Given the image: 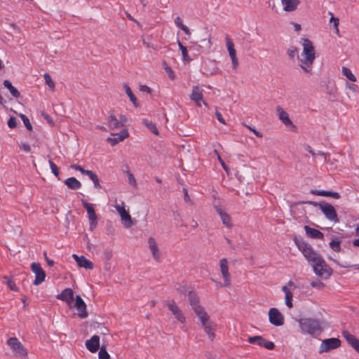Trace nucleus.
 I'll list each match as a JSON object with an SVG mask.
<instances>
[{
	"mask_svg": "<svg viewBox=\"0 0 359 359\" xmlns=\"http://www.w3.org/2000/svg\"><path fill=\"white\" fill-rule=\"evenodd\" d=\"M189 302L201 326L208 335L210 341H213L215 337V330L217 325L211 319L210 316L205 311L203 306L200 303V299L195 292H189L188 295Z\"/></svg>",
	"mask_w": 359,
	"mask_h": 359,
	"instance_id": "obj_1",
	"label": "nucleus"
},
{
	"mask_svg": "<svg viewBox=\"0 0 359 359\" xmlns=\"http://www.w3.org/2000/svg\"><path fill=\"white\" fill-rule=\"evenodd\" d=\"M303 52L299 59V67L306 74H311L312 65L316 58V52L313 43L308 39H304Z\"/></svg>",
	"mask_w": 359,
	"mask_h": 359,
	"instance_id": "obj_2",
	"label": "nucleus"
},
{
	"mask_svg": "<svg viewBox=\"0 0 359 359\" xmlns=\"http://www.w3.org/2000/svg\"><path fill=\"white\" fill-rule=\"evenodd\" d=\"M301 332L304 334L315 336L323 331L322 322L316 318H304L297 320Z\"/></svg>",
	"mask_w": 359,
	"mask_h": 359,
	"instance_id": "obj_3",
	"label": "nucleus"
},
{
	"mask_svg": "<svg viewBox=\"0 0 359 359\" xmlns=\"http://www.w3.org/2000/svg\"><path fill=\"white\" fill-rule=\"evenodd\" d=\"M294 241L299 251L302 252L306 259L311 265L321 257L303 239L294 238Z\"/></svg>",
	"mask_w": 359,
	"mask_h": 359,
	"instance_id": "obj_4",
	"label": "nucleus"
},
{
	"mask_svg": "<svg viewBox=\"0 0 359 359\" xmlns=\"http://www.w3.org/2000/svg\"><path fill=\"white\" fill-rule=\"evenodd\" d=\"M294 241L299 251L302 252L306 259L311 265L321 257L303 239L294 238Z\"/></svg>",
	"mask_w": 359,
	"mask_h": 359,
	"instance_id": "obj_5",
	"label": "nucleus"
},
{
	"mask_svg": "<svg viewBox=\"0 0 359 359\" xmlns=\"http://www.w3.org/2000/svg\"><path fill=\"white\" fill-rule=\"evenodd\" d=\"M311 266L313 267L314 273L323 279H327L332 275V269L326 264L322 257L313 263Z\"/></svg>",
	"mask_w": 359,
	"mask_h": 359,
	"instance_id": "obj_6",
	"label": "nucleus"
},
{
	"mask_svg": "<svg viewBox=\"0 0 359 359\" xmlns=\"http://www.w3.org/2000/svg\"><path fill=\"white\" fill-rule=\"evenodd\" d=\"M219 266L223 283H220L221 287H229L231 284V276L229 273V262L226 258H222L219 260Z\"/></svg>",
	"mask_w": 359,
	"mask_h": 359,
	"instance_id": "obj_7",
	"label": "nucleus"
},
{
	"mask_svg": "<svg viewBox=\"0 0 359 359\" xmlns=\"http://www.w3.org/2000/svg\"><path fill=\"white\" fill-rule=\"evenodd\" d=\"M341 346V341L338 338H329L322 341L319 346V353H323L331 350L338 348Z\"/></svg>",
	"mask_w": 359,
	"mask_h": 359,
	"instance_id": "obj_8",
	"label": "nucleus"
},
{
	"mask_svg": "<svg viewBox=\"0 0 359 359\" xmlns=\"http://www.w3.org/2000/svg\"><path fill=\"white\" fill-rule=\"evenodd\" d=\"M165 305L180 323H184L186 322L184 314L174 300L166 301Z\"/></svg>",
	"mask_w": 359,
	"mask_h": 359,
	"instance_id": "obj_9",
	"label": "nucleus"
},
{
	"mask_svg": "<svg viewBox=\"0 0 359 359\" xmlns=\"http://www.w3.org/2000/svg\"><path fill=\"white\" fill-rule=\"evenodd\" d=\"M7 344L13 351L20 356L25 357L27 355V350L16 337L9 338L7 341Z\"/></svg>",
	"mask_w": 359,
	"mask_h": 359,
	"instance_id": "obj_10",
	"label": "nucleus"
},
{
	"mask_svg": "<svg viewBox=\"0 0 359 359\" xmlns=\"http://www.w3.org/2000/svg\"><path fill=\"white\" fill-rule=\"evenodd\" d=\"M147 243L153 259L156 262H161L162 259V254L156 240L153 237H149L148 238Z\"/></svg>",
	"mask_w": 359,
	"mask_h": 359,
	"instance_id": "obj_11",
	"label": "nucleus"
},
{
	"mask_svg": "<svg viewBox=\"0 0 359 359\" xmlns=\"http://www.w3.org/2000/svg\"><path fill=\"white\" fill-rule=\"evenodd\" d=\"M296 288V285L294 282L290 280L287 283V285L282 287V291L285 293V305L291 309L293 306L292 304V298L293 294L291 291V289L294 290Z\"/></svg>",
	"mask_w": 359,
	"mask_h": 359,
	"instance_id": "obj_12",
	"label": "nucleus"
},
{
	"mask_svg": "<svg viewBox=\"0 0 359 359\" xmlns=\"http://www.w3.org/2000/svg\"><path fill=\"white\" fill-rule=\"evenodd\" d=\"M269 320L270 323L275 326H281L284 324V316L276 308L269 309Z\"/></svg>",
	"mask_w": 359,
	"mask_h": 359,
	"instance_id": "obj_13",
	"label": "nucleus"
},
{
	"mask_svg": "<svg viewBox=\"0 0 359 359\" xmlns=\"http://www.w3.org/2000/svg\"><path fill=\"white\" fill-rule=\"evenodd\" d=\"M31 269L32 272L35 274V279L33 283L34 285H40L42 282L44 281L46 278V273L44 270L41 268L40 264L35 262L32 264Z\"/></svg>",
	"mask_w": 359,
	"mask_h": 359,
	"instance_id": "obj_14",
	"label": "nucleus"
},
{
	"mask_svg": "<svg viewBox=\"0 0 359 359\" xmlns=\"http://www.w3.org/2000/svg\"><path fill=\"white\" fill-rule=\"evenodd\" d=\"M320 210L329 220L334 223L339 222L336 210L332 205L327 203L320 205Z\"/></svg>",
	"mask_w": 359,
	"mask_h": 359,
	"instance_id": "obj_15",
	"label": "nucleus"
},
{
	"mask_svg": "<svg viewBox=\"0 0 359 359\" xmlns=\"http://www.w3.org/2000/svg\"><path fill=\"white\" fill-rule=\"evenodd\" d=\"M248 341L250 344H257L259 346H263L268 350H273L275 347L274 343L270 341H267L262 336H253L250 337L248 339Z\"/></svg>",
	"mask_w": 359,
	"mask_h": 359,
	"instance_id": "obj_16",
	"label": "nucleus"
},
{
	"mask_svg": "<svg viewBox=\"0 0 359 359\" xmlns=\"http://www.w3.org/2000/svg\"><path fill=\"white\" fill-rule=\"evenodd\" d=\"M225 39L226 48L232 61V67L234 69H236L238 67V60L236 57V50L234 48V43L228 35L226 36Z\"/></svg>",
	"mask_w": 359,
	"mask_h": 359,
	"instance_id": "obj_17",
	"label": "nucleus"
},
{
	"mask_svg": "<svg viewBox=\"0 0 359 359\" xmlns=\"http://www.w3.org/2000/svg\"><path fill=\"white\" fill-rule=\"evenodd\" d=\"M57 299L65 302L72 308L73 307L74 292L71 288H66L57 295Z\"/></svg>",
	"mask_w": 359,
	"mask_h": 359,
	"instance_id": "obj_18",
	"label": "nucleus"
},
{
	"mask_svg": "<svg viewBox=\"0 0 359 359\" xmlns=\"http://www.w3.org/2000/svg\"><path fill=\"white\" fill-rule=\"evenodd\" d=\"M114 207L116 210L119 214L122 221L125 222L126 223H128V224H131V217L128 212V210H126L125 208L124 202L121 201V204H116Z\"/></svg>",
	"mask_w": 359,
	"mask_h": 359,
	"instance_id": "obj_19",
	"label": "nucleus"
},
{
	"mask_svg": "<svg viewBox=\"0 0 359 359\" xmlns=\"http://www.w3.org/2000/svg\"><path fill=\"white\" fill-rule=\"evenodd\" d=\"M73 306H74L79 312V316L81 318H85L88 316V313L86 311V305L81 296H76V302L74 304Z\"/></svg>",
	"mask_w": 359,
	"mask_h": 359,
	"instance_id": "obj_20",
	"label": "nucleus"
},
{
	"mask_svg": "<svg viewBox=\"0 0 359 359\" xmlns=\"http://www.w3.org/2000/svg\"><path fill=\"white\" fill-rule=\"evenodd\" d=\"M342 336L346 340L348 344L359 353V339L347 330L342 331Z\"/></svg>",
	"mask_w": 359,
	"mask_h": 359,
	"instance_id": "obj_21",
	"label": "nucleus"
},
{
	"mask_svg": "<svg viewBox=\"0 0 359 359\" xmlns=\"http://www.w3.org/2000/svg\"><path fill=\"white\" fill-rule=\"evenodd\" d=\"M72 257L79 267H82L86 269H93L94 267L93 263L83 256H78L77 255L74 254L72 255Z\"/></svg>",
	"mask_w": 359,
	"mask_h": 359,
	"instance_id": "obj_22",
	"label": "nucleus"
},
{
	"mask_svg": "<svg viewBox=\"0 0 359 359\" xmlns=\"http://www.w3.org/2000/svg\"><path fill=\"white\" fill-rule=\"evenodd\" d=\"M82 205L87 211L90 224H95L97 221V215L95 214L93 205L84 200L82 201Z\"/></svg>",
	"mask_w": 359,
	"mask_h": 359,
	"instance_id": "obj_23",
	"label": "nucleus"
},
{
	"mask_svg": "<svg viewBox=\"0 0 359 359\" xmlns=\"http://www.w3.org/2000/svg\"><path fill=\"white\" fill-rule=\"evenodd\" d=\"M86 346L91 353H95L100 347V337L93 335L90 339L86 340Z\"/></svg>",
	"mask_w": 359,
	"mask_h": 359,
	"instance_id": "obj_24",
	"label": "nucleus"
},
{
	"mask_svg": "<svg viewBox=\"0 0 359 359\" xmlns=\"http://www.w3.org/2000/svg\"><path fill=\"white\" fill-rule=\"evenodd\" d=\"M283 6V11L293 12L296 11L300 4V0H280Z\"/></svg>",
	"mask_w": 359,
	"mask_h": 359,
	"instance_id": "obj_25",
	"label": "nucleus"
},
{
	"mask_svg": "<svg viewBox=\"0 0 359 359\" xmlns=\"http://www.w3.org/2000/svg\"><path fill=\"white\" fill-rule=\"evenodd\" d=\"M107 124L111 129H118L121 127V122L116 117L113 111L110 112L107 119Z\"/></svg>",
	"mask_w": 359,
	"mask_h": 359,
	"instance_id": "obj_26",
	"label": "nucleus"
},
{
	"mask_svg": "<svg viewBox=\"0 0 359 359\" xmlns=\"http://www.w3.org/2000/svg\"><path fill=\"white\" fill-rule=\"evenodd\" d=\"M276 110L279 119L281 120L285 126H288L292 125V122L290 119L288 114L282 107H278Z\"/></svg>",
	"mask_w": 359,
	"mask_h": 359,
	"instance_id": "obj_27",
	"label": "nucleus"
},
{
	"mask_svg": "<svg viewBox=\"0 0 359 359\" xmlns=\"http://www.w3.org/2000/svg\"><path fill=\"white\" fill-rule=\"evenodd\" d=\"M306 235L313 239H323V234L319 230L304 226Z\"/></svg>",
	"mask_w": 359,
	"mask_h": 359,
	"instance_id": "obj_28",
	"label": "nucleus"
},
{
	"mask_svg": "<svg viewBox=\"0 0 359 359\" xmlns=\"http://www.w3.org/2000/svg\"><path fill=\"white\" fill-rule=\"evenodd\" d=\"M203 90L200 88L198 86H193L190 99L193 101L203 100Z\"/></svg>",
	"mask_w": 359,
	"mask_h": 359,
	"instance_id": "obj_29",
	"label": "nucleus"
},
{
	"mask_svg": "<svg viewBox=\"0 0 359 359\" xmlns=\"http://www.w3.org/2000/svg\"><path fill=\"white\" fill-rule=\"evenodd\" d=\"M65 184L71 189H79L81 187V183L74 177L66 179Z\"/></svg>",
	"mask_w": 359,
	"mask_h": 359,
	"instance_id": "obj_30",
	"label": "nucleus"
},
{
	"mask_svg": "<svg viewBox=\"0 0 359 359\" xmlns=\"http://www.w3.org/2000/svg\"><path fill=\"white\" fill-rule=\"evenodd\" d=\"M311 193L315 195H317V196H331L336 199H338L340 197V195L339 193L333 192V191L313 190L311 191Z\"/></svg>",
	"mask_w": 359,
	"mask_h": 359,
	"instance_id": "obj_31",
	"label": "nucleus"
},
{
	"mask_svg": "<svg viewBox=\"0 0 359 359\" xmlns=\"http://www.w3.org/2000/svg\"><path fill=\"white\" fill-rule=\"evenodd\" d=\"M123 88L125 89L126 93L127 94V95L130 98V100L133 102L134 106L135 107H139V104L137 102V100L136 97L135 96V95L133 93V92H132L130 86H128V84L124 83L123 84Z\"/></svg>",
	"mask_w": 359,
	"mask_h": 359,
	"instance_id": "obj_32",
	"label": "nucleus"
},
{
	"mask_svg": "<svg viewBox=\"0 0 359 359\" xmlns=\"http://www.w3.org/2000/svg\"><path fill=\"white\" fill-rule=\"evenodd\" d=\"M4 86L10 91L12 96L18 98L20 95V92L13 86L12 83L8 80L4 81Z\"/></svg>",
	"mask_w": 359,
	"mask_h": 359,
	"instance_id": "obj_33",
	"label": "nucleus"
},
{
	"mask_svg": "<svg viewBox=\"0 0 359 359\" xmlns=\"http://www.w3.org/2000/svg\"><path fill=\"white\" fill-rule=\"evenodd\" d=\"M142 123L154 134L158 135V130L155 123L147 119H144Z\"/></svg>",
	"mask_w": 359,
	"mask_h": 359,
	"instance_id": "obj_34",
	"label": "nucleus"
},
{
	"mask_svg": "<svg viewBox=\"0 0 359 359\" xmlns=\"http://www.w3.org/2000/svg\"><path fill=\"white\" fill-rule=\"evenodd\" d=\"M175 23L179 28L183 30L187 35L189 36L191 34L189 29L182 23V20L180 17L177 16L175 19Z\"/></svg>",
	"mask_w": 359,
	"mask_h": 359,
	"instance_id": "obj_35",
	"label": "nucleus"
},
{
	"mask_svg": "<svg viewBox=\"0 0 359 359\" xmlns=\"http://www.w3.org/2000/svg\"><path fill=\"white\" fill-rule=\"evenodd\" d=\"M178 46H179L180 50L182 51L183 60L188 61V62L191 61V58L188 55L187 47L183 46L180 41H178Z\"/></svg>",
	"mask_w": 359,
	"mask_h": 359,
	"instance_id": "obj_36",
	"label": "nucleus"
},
{
	"mask_svg": "<svg viewBox=\"0 0 359 359\" xmlns=\"http://www.w3.org/2000/svg\"><path fill=\"white\" fill-rule=\"evenodd\" d=\"M341 72H342V74L350 81H356V78L355 76L353 74V73L351 72V69L347 68V67H342V69H341Z\"/></svg>",
	"mask_w": 359,
	"mask_h": 359,
	"instance_id": "obj_37",
	"label": "nucleus"
},
{
	"mask_svg": "<svg viewBox=\"0 0 359 359\" xmlns=\"http://www.w3.org/2000/svg\"><path fill=\"white\" fill-rule=\"evenodd\" d=\"M328 15H330L331 16L330 19V22H331V23L332 22L333 23V26L335 28L336 33L339 34V27H339V18L334 17L333 13L331 11L328 12Z\"/></svg>",
	"mask_w": 359,
	"mask_h": 359,
	"instance_id": "obj_38",
	"label": "nucleus"
},
{
	"mask_svg": "<svg viewBox=\"0 0 359 359\" xmlns=\"http://www.w3.org/2000/svg\"><path fill=\"white\" fill-rule=\"evenodd\" d=\"M43 78L46 83L48 86L49 88L52 90H55V83L51 79L50 75L48 73H45L43 74Z\"/></svg>",
	"mask_w": 359,
	"mask_h": 359,
	"instance_id": "obj_39",
	"label": "nucleus"
},
{
	"mask_svg": "<svg viewBox=\"0 0 359 359\" xmlns=\"http://www.w3.org/2000/svg\"><path fill=\"white\" fill-rule=\"evenodd\" d=\"M217 211L221 217L223 224H229L230 222L229 216L226 212H223L221 208H217Z\"/></svg>",
	"mask_w": 359,
	"mask_h": 359,
	"instance_id": "obj_40",
	"label": "nucleus"
},
{
	"mask_svg": "<svg viewBox=\"0 0 359 359\" xmlns=\"http://www.w3.org/2000/svg\"><path fill=\"white\" fill-rule=\"evenodd\" d=\"M330 247L334 252H339L341 250V241H332L330 243Z\"/></svg>",
	"mask_w": 359,
	"mask_h": 359,
	"instance_id": "obj_41",
	"label": "nucleus"
},
{
	"mask_svg": "<svg viewBox=\"0 0 359 359\" xmlns=\"http://www.w3.org/2000/svg\"><path fill=\"white\" fill-rule=\"evenodd\" d=\"M99 359H109L110 355L107 351L105 346H101L98 353Z\"/></svg>",
	"mask_w": 359,
	"mask_h": 359,
	"instance_id": "obj_42",
	"label": "nucleus"
},
{
	"mask_svg": "<svg viewBox=\"0 0 359 359\" xmlns=\"http://www.w3.org/2000/svg\"><path fill=\"white\" fill-rule=\"evenodd\" d=\"M353 234L355 237H356V238L353 240L352 244L354 247L359 248V226H357Z\"/></svg>",
	"mask_w": 359,
	"mask_h": 359,
	"instance_id": "obj_43",
	"label": "nucleus"
},
{
	"mask_svg": "<svg viewBox=\"0 0 359 359\" xmlns=\"http://www.w3.org/2000/svg\"><path fill=\"white\" fill-rule=\"evenodd\" d=\"M20 116L21 119L22 120V121H23L25 127L27 128V129L28 130H32V124L29 122V118L27 117V116L25 115V114H21L20 115Z\"/></svg>",
	"mask_w": 359,
	"mask_h": 359,
	"instance_id": "obj_44",
	"label": "nucleus"
},
{
	"mask_svg": "<svg viewBox=\"0 0 359 359\" xmlns=\"http://www.w3.org/2000/svg\"><path fill=\"white\" fill-rule=\"evenodd\" d=\"M287 53L290 58L292 60L295 57L296 55H297L298 50L296 47L292 46L287 49Z\"/></svg>",
	"mask_w": 359,
	"mask_h": 359,
	"instance_id": "obj_45",
	"label": "nucleus"
},
{
	"mask_svg": "<svg viewBox=\"0 0 359 359\" xmlns=\"http://www.w3.org/2000/svg\"><path fill=\"white\" fill-rule=\"evenodd\" d=\"M49 165H50V168L51 169V172L53 173V175L56 177H58L59 168L57 166V165L51 161H49Z\"/></svg>",
	"mask_w": 359,
	"mask_h": 359,
	"instance_id": "obj_46",
	"label": "nucleus"
},
{
	"mask_svg": "<svg viewBox=\"0 0 359 359\" xmlns=\"http://www.w3.org/2000/svg\"><path fill=\"white\" fill-rule=\"evenodd\" d=\"M6 284L8 287L12 290V291H18V287L16 286L15 282L11 279H8L6 281Z\"/></svg>",
	"mask_w": 359,
	"mask_h": 359,
	"instance_id": "obj_47",
	"label": "nucleus"
},
{
	"mask_svg": "<svg viewBox=\"0 0 359 359\" xmlns=\"http://www.w3.org/2000/svg\"><path fill=\"white\" fill-rule=\"evenodd\" d=\"M8 126L11 128H15L17 126V119L13 116H11L8 121Z\"/></svg>",
	"mask_w": 359,
	"mask_h": 359,
	"instance_id": "obj_48",
	"label": "nucleus"
},
{
	"mask_svg": "<svg viewBox=\"0 0 359 359\" xmlns=\"http://www.w3.org/2000/svg\"><path fill=\"white\" fill-rule=\"evenodd\" d=\"M311 287L317 288V289H323L325 287V285L323 282L318 280V281H313L311 283Z\"/></svg>",
	"mask_w": 359,
	"mask_h": 359,
	"instance_id": "obj_49",
	"label": "nucleus"
},
{
	"mask_svg": "<svg viewBox=\"0 0 359 359\" xmlns=\"http://www.w3.org/2000/svg\"><path fill=\"white\" fill-rule=\"evenodd\" d=\"M116 135H118V140L123 141L128 136V132L127 130L124 129Z\"/></svg>",
	"mask_w": 359,
	"mask_h": 359,
	"instance_id": "obj_50",
	"label": "nucleus"
},
{
	"mask_svg": "<svg viewBox=\"0 0 359 359\" xmlns=\"http://www.w3.org/2000/svg\"><path fill=\"white\" fill-rule=\"evenodd\" d=\"M164 69L165 72L168 74L169 78L171 80H174L175 79V75L172 69L168 65H166Z\"/></svg>",
	"mask_w": 359,
	"mask_h": 359,
	"instance_id": "obj_51",
	"label": "nucleus"
},
{
	"mask_svg": "<svg viewBox=\"0 0 359 359\" xmlns=\"http://www.w3.org/2000/svg\"><path fill=\"white\" fill-rule=\"evenodd\" d=\"M71 168L72 169H74L76 170H79L80 171L82 174H85V172L87 170H85L83 167H81V165H76V164H72L70 165Z\"/></svg>",
	"mask_w": 359,
	"mask_h": 359,
	"instance_id": "obj_52",
	"label": "nucleus"
},
{
	"mask_svg": "<svg viewBox=\"0 0 359 359\" xmlns=\"http://www.w3.org/2000/svg\"><path fill=\"white\" fill-rule=\"evenodd\" d=\"M19 146L25 152H29L31 150V147H30L29 144L26 142H21Z\"/></svg>",
	"mask_w": 359,
	"mask_h": 359,
	"instance_id": "obj_53",
	"label": "nucleus"
},
{
	"mask_svg": "<svg viewBox=\"0 0 359 359\" xmlns=\"http://www.w3.org/2000/svg\"><path fill=\"white\" fill-rule=\"evenodd\" d=\"M245 126L250 130L252 131L257 137H262L263 136L262 133L257 131L255 128H252L250 126H247L245 125Z\"/></svg>",
	"mask_w": 359,
	"mask_h": 359,
	"instance_id": "obj_54",
	"label": "nucleus"
},
{
	"mask_svg": "<svg viewBox=\"0 0 359 359\" xmlns=\"http://www.w3.org/2000/svg\"><path fill=\"white\" fill-rule=\"evenodd\" d=\"M215 116L217 120L222 124H226L224 118L222 117V114L217 109L215 111Z\"/></svg>",
	"mask_w": 359,
	"mask_h": 359,
	"instance_id": "obj_55",
	"label": "nucleus"
},
{
	"mask_svg": "<svg viewBox=\"0 0 359 359\" xmlns=\"http://www.w3.org/2000/svg\"><path fill=\"white\" fill-rule=\"evenodd\" d=\"M128 177L129 184L135 185L136 184L135 178L134 175L129 171H128Z\"/></svg>",
	"mask_w": 359,
	"mask_h": 359,
	"instance_id": "obj_56",
	"label": "nucleus"
},
{
	"mask_svg": "<svg viewBox=\"0 0 359 359\" xmlns=\"http://www.w3.org/2000/svg\"><path fill=\"white\" fill-rule=\"evenodd\" d=\"M92 181L94 184V187L95 189H101V185L100 184V181H99V178H98L97 175L95 177H94L92 180Z\"/></svg>",
	"mask_w": 359,
	"mask_h": 359,
	"instance_id": "obj_57",
	"label": "nucleus"
},
{
	"mask_svg": "<svg viewBox=\"0 0 359 359\" xmlns=\"http://www.w3.org/2000/svg\"><path fill=\"white\" fill-rule=\"evenodd\" d=\"M104 257L106 260H110L113 257V253L111 250H105L104 252Z\"/></svg>",
	"mask_w": 359,
	"mask_h": 359,
	"instance_id": "obj_58",
	"label": "nucleus"
},
{
	"mask_svg": "<svg viewBox=\"0 0 359 359\" xmlns=\"http://www.w3.org/2000/svg\"><path fill=\"white\" fill-rule=\"evenodd\" d=\"M107 141L112 145V146H114L116 145L117 143H118L119 142H121V140H118V137H114V138H111V137H109L107 139Z\"/></svg>",
	"mask_w": 359,
	"mask_h": 359,
	"instance_id": "obj_59",
	"label": "nucleus"
},
{
	"mask_svg": "<svg viewBox=\"0 0 359 359\" xmlns=\"http://www.w3.org/2000/svg\"><path fill=\"white\" fill-rule=\"evenodd\" d=\"M140 90L147 93H151V88L146 85H141L140 86Z\"/></svg>",
	"mask_w": 359,
	"mask_h": 359,
	"instance_id": "obj_60",
	"label": "nucleus"
},
{
	"mask_svg": "<svg viewBox=\"0 0 359 359\" xmlns=\"http://www.w3.org/2000/svg\"><path fill=\"white\" fill-rule=\"evenodd\" d=\"M202 43H203L205 44V48L207 49H210V47H211V45H212V43H211V40L210 39H203L201 41Z\"/></svg>",
	"mask_w": 359,
	"mask_h": 359,
	"instance_id": "obj_61",
	"label": "nucleus"
},
{
	"mask_svg": "<svg viewBox=\"0 0 359 359\" xmlns=\"http://www.w3.org/2000/svg\"><path fill=\"white\" fill-rule=\"evenodd\" d=\"M183 193H184V201L187 203L191 202V198L188 194V191L186 188H183Z\"/></svg>",
	"mask_w": 359,
	"mask_h": 359,
	"instance_id": "obj_62",
	"label": "nucleus"
},
{
	"mask_svg": "<svg viewBox=\"0 0 359 359\" xmlns=\"http://www.w3.org/2000/svg\"><path fill=\"white\" fill-rule=\"evenodd\" d=\"M84 175H86L89 177V178L92 180L94 177H95L97 176V175L93 172L92 170H87L86 172H85V174Z\"/></svg>",
	"mask_w": 359,
	"mask_h": 359,
	"instance_id": "obj_63",
	"label": "nucleus"
},
{
	"mask_svg": "<svg viewBox=\"0 0 359 359\" xmlns=\"http://www.w3.org/2000/svg\"><path fill=\"white\" fill-rule=\"evenodd\" d=\"M305 149L309 152L310 153L313 158H315L316 154L315 153V151L313 150V149L308 144H306L305 145Z\"/></svg>",
	"mask_w": 359,
	"mask_h": 359,
	"instance_id": "obj_64",
	"label": "nucleus"
}]
</instances>
